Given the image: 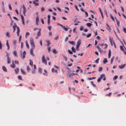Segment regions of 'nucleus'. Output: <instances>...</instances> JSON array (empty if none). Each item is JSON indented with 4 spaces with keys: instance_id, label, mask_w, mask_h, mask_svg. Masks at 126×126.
Wrapping results in <instances>:
<instances>
[{
    "instance_id": "f257e3e1",
    "label": "nucleus",
    "mask_w": 126,
    "mask_h": 126,
    "mask_svg": "<svg viewBox=\"0 0 126 126\" xmlns=\"http://www.w3.org/2000/svg\"><path fill=\"white\" fill-rule=\"evenodd\" d=\"M30 44L31 47V48L30 51V54L32 56H34L35 55L33 53V50L35 49V46L34 42L33 39L31 37L30 39Z\"/></svg>"
},
{
    "instance_id": "f03ea898",
    "label": "nucleus",
    "mask_w": 126,
    "mask_h": 126,
    "mask_svg": "<svg viewBox=\"0 0 126 126\" xmlns=\"http://www.w3.org/2000/svg\"><path fill=\"white\" fill-rule=\"evenodd\" d=\"M57 25H59V26L61 27L63 29L64 31H67L68 29H70V28L68 27V26H66V27L63 26L62 24H60V23H57Z\"/></svg>"
},
{
    "instance_id": "7ed1b4c3",
    "label": "nucleus",
    "mask_w": 126,
    "mask_h": 126,
    "mask_svg": "<svg viewBox=\"0 0 126 126\" xmlns=\"http://www.w3.org/2000/svg\"><path fill=\"white\" fill-rule=\"evenodd\" d=\"M9 54L8 53H6V56L7 57V63L8 64L11 63L10 58L9 57Z\"/></svg>"
},
{
    "instance_id": "20e7f679",
    "label": "nucleus",
    "mask_w": 126,
    "mask_h": 126,
    "mask_svg": "<svg viewBox=\"0 0 126 126\" xmlns=\"http://www.w3.org/2000/svg\"><path fill=\"white\" fill-rule=\"evenodd\" d=\"M42 62L44 63L46 65L47 64V60H45V56L43 55L42 58Z\"/></svg>"
},
{
    "instance_id": "39448f33",
    "label": "nucleus",
    "mask_w": 126,
    "mask_h": 126,
    "mask_svg": "<svg viewBox=\"0 0 126 126\" xmlns=\"http://www.w3.org/2000/svg\"><path fill=\"white\" fill-rule=\"evenodd\" d=\"M120 48L122 51L124 52V53L126 55V48L122 46H120Z\"/></svg>"
},
{
    "instance_id": "423d86ee",
    "label": "nucleus",
    "mask_w": 126,
    "mask_h": 126,
    "mask_svg": "<svg viewBox=\"0 0 126 126\" xmlns=\"http://www.w3.org/2000/svg\"><path fill=\"white\" fill-rule=\"evenodd\" d=\"M81 40L79 39V40L77 43V44L76 45V48H79L80 45L81 44Z\"/></svg>"
},
{
    "instance_id": "0eeeda50",
    "label": "nucleus",
    "mask_w": 126,
    "mask_h": 126,
    "mask_svg": "<svg viewBox=\"0 0 126 126\" xmlns=\"http://www.w3.org/2000/svg\"><path fill=\"white\" fill-rule=\"evenodd\" d=\"M26 54V52L24 51L21 54V57L22 58H24L25 57V55Z\"/></svg>"
},
{
    "instance_id": "6e6552de",
    "label": "nucleus",
    "mask_w": 126,
    "mask_h": 126,
    "mask_svg": "<svg viewBox=\"0 0 126 126\" xmlns=\"http://www.w3.org/2000/svg\"><path fill=\"white\" fill-rule=\"evenodd\" d=\"M77 73H72L68 74L67 75L69 78L71 76H73L77 74Z\"/></svg>"
},
{
    "instance_id": "1a4fd4ad",
    "label": "nucleus",
    "mask_w": 126,
    "mask_h": 126,
    "mask_svg": "<svg viewBox=\"0 0 126 126\" xmlns=\"http://www.w3.org/2000/svg\"><path fill=\"white\" fill-rule=\"evenodd\" d=\"M100 78L102 79L103 78H104L103 80L104 81L106 79V78L105 75L104 74H102L100 76Z\"/></svg>"
},
{
    "instance_id": "9d476101",
    "label": "nucleus",
    "mask_w": 126,
    "mask_h": 126,
    "mask_svg": "<svg viewBox=\"0 0 126 126\" xmlns=\"http://www.w3.org/2000/svg\"><path fill=\"white\" fill-rule=\"evenodd\" d=\"M22 7H23V14L24 15H25V13L26 12V8H25L24 5H23Z\"/></svg>"
},
{
    "instance_id": "9b49d317",
    "label": "nucleus",
    "mask_w": 126,
    "mask_h": 126,
    "mask_svg": "<svg viewBox=\"0 0 126 126\" xmlns=\"http://www.w3.org/2000/svg\"><path fill=\"white\" fill-rule=\"evenodd\" d=\"M109 40H110V43L111 45L112 46H113V45H112L113 44H114V43H115L114 42V41L113 40L112 38L110 37L109 38Z\"/></svg>"
},
{
    "instance_id": "f8f14e48",
    "label": "nucleus",
    "mask_w": 126,
    "mask_h": 126,
    "mask_svg": "<svg viewBox=\"0 0 126 126\" xmlns=\"http://www.w3.org/2000/svg\"><path fill=\"white\" fill-rule=\"evenodd\" d=\"M14 25L13 26V32H15L16 28L17 29V27H18L17 26L16 24L15 23H14Z\"/></svg>"
},
{
    "instance_id": "ddd939ff",
    "label": "nucleus",
    "mask_w": 126,
    "mask_h": 126,
    "mask_svg": "<svg viewBox=\"0 0 126 126\" xmlns=\"http://www.w3.org/2000/svg\"><path fill=\"white\" fill-rule=\"evenodd\" d=\"M126 64H124L123 65H119V68L120 69H123L124 67H125Z\"/></svg>"
},
{
    "instance_id": "4468645a",
    "label": "nucleus",
    "mask_w": 126,
    "mask_h": 126,
    "mask_svg": "<svg viewBox=\"0 0 126 126\" xmlns=\"http://www.w3.org/2000/svg\"><path fill=\"white\" fill-rule=\"evenodd\" d=\"M13 54L15 56L17 57V51L15 50L13 51Z\"/></svg>"
},
{
    "instance_id": "2eb2a0df",
    "label": "nucleus",
    "mask_w": 126,
    "mask_h": 126,
    "mask_svg": "<svg viewBox=\"0 0 126 126\" xmlns=\"http://www.w3.org/2000/svg\"><path fill=\"white\" fill-rule=\"evenodd\" d=\"M36 25H38V22L39 20V17L38 16H37L36 17Z\"/></svg>"
},
{
    "instance_id": "dca6fc26",
    "label": "nucleus",
    "mask_w": 126,
    "mask_h": 126,
    "mask_svg": "<svg viewBox=\"0 0 126 126\" xmlns=\"http://www.w3.org/2000/svg\"><path fill=\"white\" fill-rule=\"evenodd\" d=\"M21 17L22 21V23L24 25H25V23L24 20V18L23 16L22 15L21 16Z\"/></svg>"
},
{
    "instance_id": "f3484780",
    "label": "nucleus",
    "mask_w": 126,
    "mask_h": 126,
    "mask_svg": "<svg viewBox=\"0 0 126 126\" xmlns=\"http://www.w3.org/2000/svg\"><path fill=\"white\" fill-rule=\"evenodd\" d=\"M17 36H19V32L20 31V30L19 28L18 27H17Z\"/></svg>"
},
{
    "instance_id": "a211bd4d",
    "label": "nucleus",
    "mask_w": 126,
    "mask_h": 126,
    "mask_svg": "<svg viewBox=\"0 0 126 126\" xmlns=\"http://www.w3.org/2000/svg\"><path fill=\"white\" fill-rule=\"evenodd\" d=\"M111 56V51L110 50H109V53H108V58H110Z\"/></svg>"
},
{
    "instance_id": "6ab92c4d",
    "label": "nucleus",
    "mask_w": 126,
    "mask_h": 126,
    "mask_svg": "<svg viewBox=\"0 0 126 126\" xmlns=\"http://www.w3.org/2000/svg\"><path fill=\"white\" fill-rule=\"evenodd\" d=\"M6 45L7 47V49L8 50H9L10 49V46L9 45L8 41H7V42L6 43Z\"/></svg>"
},
{
    "instance_id": "aec40b11",
    "label": "nucleus",
    "mask_w": 126,
    "mask_h": 126,
    "mask_svg": "<svg viewBox=\"0 0 126 126\" xmlns=\"http://www.w3.org/2000/svg\"><path fill=\"white\" fill-rule=\"evenodd\" d=\"M108 62V61L107 60V58H105L103 61V63L104 64H105L107 63Z\"/></svg>"
},
{
    "instance_id": "412c9836",
    "label": "nucleus",
    "mask_w": 126,
    "mask_h": 126,
    "mask_svg": "<svg viewBox=\"0 0 126 126\" xmlns=\"http://www.w3.org/2000/svg\"><path fill=\"white\" fill-rule=\"evenodd\" d=\"M40 31H41V29H39V31L38 32H37V36H40L41 35V33H40Z\"/></svg>"
},
{
    "instance_id": "4be33fe9",
    "label": "nucleus",
    "mask_w": 126,
    "mask_h": 126,
    "mask_svg": "<svg viewBox=\"0 0 126 126\" xmlns=\"http://www.w3.org/2000/svg\"><path fill=\"white\" fill-rule=\"evenodd\" d=\"M2 69L5 72H7V70L6 68L4 66H2Z\"/></svg>"
},
{
    "instance_id": "5701e85b",
    "label": "nucleus",
    "mask_w": 126,
    "mask_h": 126,
    "mask_svg": "<svg viewBox=\"0 0 126 126\" xmlns=\"http://www.w3.org/2000/svg\"><path fill=\"white\" fill-rule=\"evenodd\" d=\"M115 57L114 56H113L112 58H111V61H110V63L111 64H112L113 63V61L114 58Z\"/></svg>"
},
{
    "instance_id": "b1692460",
    "label": "nucleus",
    "mask_w": 126,
    "mask_h": 126,
    "mask_svg": "<svg viewBox=\"0 0 126 126\" xmlns=\"http://www.w3.org/2000/svg\"><path fill=\"white\" fill-rule=\"evenodd\" d=\"M106 25L107 27V29L108 30H110V28L108 24L107 23Z\"/></svg>"
},
{
    "instance_id": "393cba45",
    "label": "nucleus",
    "mask_w": 126,
    "mask_h": 126,
    "mask_svg": "<svg viewBox=\"0 0 126 126\" xmlns=\"http://www.w3.org/2000/svg\"><path fill=\"white\" fill-rule=\"evenodd\" d=\"M69 43L71 44L74 45L75 44V42L73 41H69Z\"/></svg>"
},
{
    "instance_id": "a878e982",
    "label": "nucleus",
    "mask_w": 126,
    "mask_h": 126,
    "mask_svg": "<svg viewBox=\"0 0 126 126\" xmlns=\"http://www.w3.org/2000/svg\"><path fill=\"white\" fill-rule=\"evenodd\" d=\"M52 71L53 72H55L56 73H57V70H55L54 68H53L52 69Z\"/></svg>"
},
{
    "instance_id": "bb28decb",
    "label": "nucleus",
    "mask_w": 126,
    "mask_h": 126,
    "mask_svg": "<svg viewBox=\"0 0 126 126\" xmlns=\"http://www.w3.org/2000/svg\"><path fill=\"white\" fill-rule=\"evenodd\" d=\"M46 42L47 43V46L48 47L49 46V45H50L51 44V43H50V41L49 40H47L46 41Z\"/></svg>"
},
{
    "instance_id": "cd10ccee",
    "label": "nucleus",
    "mask_w": 126,
    "mask_h": 126,
    "mask_svg": "<svg viewBox=\"0 0 126 126\" xmlns=\"http://www.w3.org/2000/svg\"><path fill=\"white\" fill-rule=\"evenodd\" d=\"M1 8L2 11L3 12H5V10L4 7L2 6Z\"/></svg>"
},
{
    "instance_id": "c85d7f7f",
    "label": "nucleus",
    "mask_w": 126,
    "mask_h": 126,
    "mask_svg": "<svg viewBox=\"0 0 126 126\" xmlns=\"http://www.w3.org/2000/svg\"><path fill=\"white\" fill-rule=\"evenodd\" d=\"M110 17L112 19L113 21H114V18L112 14H110Z\"/></svg>"
},
{
    "instance_id": "c756f323",
    "label": "nucleus",
    "mask_w": 126,
    "mask_h": 126,
    "mask_svg": "<svg viewBox=\"0 0 126 126\" xmlns=\"http://www.w3.org/2000/svg\"><path fill=\"white\" fill-rule=\"evenodd\" d=\"M99 11L101 13V15L102 16V17H103V13L102 12L101 9L100 8H99Z\"/></svg>"
},
{
    "instance_id": "7c9ffc66",
    "label": "nucleus",
    "mask_w": 126,
    "mask_h": 126,
    "mask_svg": "<svg viewBox=\"0 0 126 126\" xmlns=\"http://www.w3.org/2000/svg\"><path fill=\"white\" fill-rule=\"evenodd\" d=\"M29 34H30V33L29 32H27L26 33V35H25L26 38H27V36H28L29 35Z\"/></svg>"
},
{
    "instance_id": "2f4dec72",
    "label": "nucleus",
    "mask_w": 126,
    "mask_h": 126,
    "mask_svg": "<svg viewBox=\"0 0 126 126\" xmlns=\"http://www.w3.org/2000/svg\"><path fill=\"white\" fill-rule=\"evenodd\" d=\"M11 67L13 68H14L15 67V65L14 64V62H12V65H11Z\"/></svg>"
},
{
    "instance_id": "473e14b6",
    "label": "nucleus",
    "mask_w": 126,
    "mask_h": 126,
    "mask_svg": "<svg viewBox=\"0 0 126 126\" xmlns=\"http://www.w3.org/2000/svg\"><path fill=\"white\" fill-rule=\"evenodd\" d=\"M26 45L27 47V48H29V46L28 44V42L27 41H26Z\"/></svg>"
},
{
    "instance_id": "72a5a7b5",
    "label": "nucleus",
    "mask_w": 126,
    "mask_h": 126,
    "mask_svg": "<svg viewBox=\"0 0 126 126\" xmlns=\"http://www.w3.org/2000/svg\"><path fill=\"white\" fill-rule=\"evenodd\" d=\"M18 78L19 79L22 80V78L21 76H18Z\"/></svg>"
},
{
    "instance_id": "f704fd0d",
    "label": "nucleus",
    "mask_w": 126,
    "mask_h": 126,
    "mask_svg": "<svg viewBox=\"0 0 126 126\" xmlns=\"http://www.w3.org/2000/svg\"><path fill=\"white\" fill-rule=\"evenodd\" d=\"M52 52L54 54H56L57 52V51L55 49H54L52 50Z\"/></svg>"
},
{
    "instance_id": "c9c22d12",
    "label": "nucleus",
    "mask_w": 126,
    "mask_h": 126,
    "mask_svg": "<svg viewBox=\"0 0 126 126\" xmlns=\"http://www.w3.org/2000/svg\"><path fill=\"white\" fill-rule=\"evenodd\" d=\"M21 72L23 74H26V72L25 71H24V70H23L22 69H20Z\"/></svg>"
},
{
    "instance_id": "e433bc0d",
    "label": "nucleus",
    "mask_w": 126,
    "mask_h": 126,
    "mask_svg": "<svg viewBox=\"0 0 126 126\" xmlns=\"http://www.w3.org/2000/svg\"><path fill=\"white\" fill-rule=\"evenodd\" d=\"M71 49L72 51L74 53H75L76 52V50L75 48L73 47H72L71 48Z\"/></svg>"
},
{
    "instance_id": "4c0bfd02",
    "label": "nucleus",
    "mask_w": 126,
    "mask_h": 126,
    "mask_svg": "<svg viewBox=\"0 0 126 126\" xmlns=\"http://www.w3.org/2000/svg\"><path fill=\"white\" fill-rule=\"evenodd\" d=\"M6 36L8 37H10V35L9 34L8 32H7L6 34Z\"/></svg>"
},
{
    "instance_id": "58836bf2",
    "label": "nucleus",
    "mask_w": 126,
    "mask_h": 126,
    "mask_svg": "<svg viewBox=\"0 0 126 126\" xmlns=\"http://www.w3.org/2000/svg\"><path fill=\"white\" fill-rule=\"evenodd\" d=\"M33 3L35 5V6H36L38 5V4L35 2V1H33Z\"/></svg>"
},
{
    "instance_id": "ea45409f",
    "label": "nucleus",
    "mask_w": 126,
    "mask_h": 126,
    "mask_svg": "<svg viewBox=\"0 0 126 126\" xmlns=\"http://www.w3.org/2000/svg\"><path fill=\"white\" fill-rule=\"evenodd\" d=\"M86 25L88 27H89L91 26L92 24L90 23H89L87 24Z\"/></svg>"
},
{
    "instance_id": "a19ab883",
    "label": "nucleus",
    "mask_w": 126,
    "mask_h": 126,
    "mask_svg": "<svg viewBox=\"0 0 126 126\" xmlns=\"http://www.w3.org/2000/svg\"><path fill=\"white\" fill-rule=\"evenodd\" d=\"M103 69V68L102 67H99L98 71H101Z\"/></svg>"
},
{
    "instance_id": "79ce46f5",
    "label": "nucleus",
    "mask_w": 126,
    "mask_h": 126,
    "mask_svg": "<svg viewBox=\"0 0 126 126\" xmlns=\"http://www.w3.org/2000/svg\"><path fill=\"white\" fill-rule=\"evenodd\" d=\"M30 64L32 66L33 65V62L32 61H31V60H30Z\"/></svg>"
},
{
    "instance_id": "37998d69",
    "label": "nucleus",
    "mask_w": 126,
    "mask_h": 126,
    "mask_svg": "<svg viewBox=\"0 0 126 126\" xmlns=\"http://www.w3.org/2000/svg\"><path fill=\"white\" fill-rule=\"evenodd\" d=\"M21 35L19 36V37L18 41H19V43L21 41Z\"/></svg>"
},
{
    "instance_id": "c03bdc74",
    "label": "nucleus",
    "mask_w": 126,
    "mask_h": 126,
    "mask_svg": "<svg viewBox=\"0 0 126 126\" xmlns=\"http://www.w3.org/2000/svg\"><path fill=\"white\" fill-rule=\"evenodd\" d=\"M99 58H97L96 60L94 61L96 63H98L99 61Z\"/></svg>"
},
{
    "instance_id": "a18cd8bd",
    "label": "nucleus",
    "mask_w": 126,
    "mask_h": 126,
    "mask_svg": "<svg viewBox=\"0 0 126 126\" xmlns=\"http://www.w3.org/2000/svg\"><path fill=\"white\" fill-rule=\"evenodd\" d=\"M118 76L117 75H115V76L113 78V79H117L118 78Z\"/></svg>"
},
{
    "instance_id": "49530a36",
    "label": "nucleus",
    "mask_w": 126,
    "mask_h": 126,
    "mask_svg": "<svg viewBox=\"0 0 126 126\" xmlns=\"http://www.w3.org/2000/svg\"><path fill=\"white\" fill-rule=\"evenodd\" d=\"M96 78V77H93L91 78H89V79L90 80H92L93 79H95Z\"/></svg>"
},
{
    "instance_id": "de8ad7c7",
    "label": "nucleus",
    "mask_w": 126,
    "mask_h": 126,
    "mask_svg": "<svg viewBox=\"0 0 126 126\" xmlns=\"http://www.w3.org/2000/svg\"><path fill=\"white\" fill-rule=\"evenodd\" d=\"M12 43L14 45H16V41L15 40H14L13 41Z\"/></svg>"
},
{
    "instance_id": "09e8293b",
    "label": "nucleus",
    "mask_w": 126,
    "mask_h": 126,
    "mask_svg": "<svg viewBox=\"0 0 126 126\" xmlns=\"http://www.w3.org/2000/svg\"><path fill=\"white\" fill-rule=\"evenodd\" d=\"M91 35V33H90L89 34H88L86 36L87 37H90Z\"/></svg>"
},
{
    "instance_id": "8fccbe9b",
    "label": "nucleus",
    "mask_w": 126,
    "mask_h": 126,
    "mask_svg": "<svg viewBox=\"0 0 126 126\" xmlns=\"http://www.w3.org/2000/svg\"><path fill=\"white\" fill-rule=\"evenodd\" d=\"M68 51L70 54H72L73 53L70 50H68Z\"/></svg>"
},
{
    "instance_id": "3c124183",
    "label": "nucleus",
    "mask_w": 126,
    "mask_h": 126,
    "mask_svg": "<svg viewBox=\"0 0 126 126\" xmlns=\"http://www.w3.org/2000/svg\"><path fill=\"white\" fill-rule=\"evenodd\" d=\"M91 84L93 85V86L94 87H96V85L94 84V82L93 81H91Z\"/></svg>"
},
{
    "instance_id": "603ef678",
    "label": "nucleus",
    "mask_w": 126,
    "mask_h": 126,
    "mask_svg": "<svg viewBox=\"0 0 126 126\" xmlns=\"http://www.w3.org/2000/svg\"><path fill=\"white\" fill-rule=\"evenodd\" d=\"M15 72L16 73H17L19 71V68H17L16 69H15Z\"/></svg>"
},
{
    "instance_id": "864d4df0",
    "label": "nucleus",
    "mask_w": 126,
    "mask_h": 126,
    "mask_svg": "<svg viewBox=\"0 0 126 126\" xmlns=\"http://www.w3.org/2000/svg\"><path fill=\"white\" fill-rule=\"evenodd\" d=\"M8 7L9 9L10 10H12V8L11 7V6L10 4H9L8 5Z\"/></svg>"
},
{
    "instance_id": "5fc2aeb1",
    "label": "nucleus",
    "mask_w": 126,
    "mask_h": 126,
    "mask_svg": "<svg viewBox=\"0 0 126 126\" xmlns=\"http://www.w3.org/2000/svg\"><path fill=\"white\" fill-rule=\"evenodd\" d=\"M63 57H64V59L65 61H67V58L65 56H63Z\"/></svg>"
},
{
    "instance_id": "6e6d98bb",
    "label": "nucleus",
    "mask_w": 126,
    "mask_h": 126,
    "mask_svg": "<svg viewBox=\"0 0 126 126\" xmlns=\"http://www.w3.org/2000/svg\"><path fill=\"white\" fill-rule=\"evenodd\" d=\"M101 78L100 77L99 78L97 79V82H99L101 81Z\"/></svg>"
},
{
    "instance_id": "4d7b16f0",
    "label": "nucleus",
    "mask_w": 126,
    "mask_h": 126,
    "mask_svg": "<svg viewBox=\"0 0 126 126\" xmlns=\"http://www.w3.org/2000/svg\"><path fill=\"white\" fill-rule=\"evenodd\" d=\"M23 43L22 42H21V49H22L23 48Z\"/></svg>"
},
{
    "instance_id": "13d9d810",
    "label": "nucleus",
    "mask_w": 126,
    "mask_h": 126,
    "mask_svg": "<svg viewBox=\"0 0 126 126\" xmlns=\"http://www.w3.org/2000/svg\"><path fill=\"white\" fill-rule=\"evenodd\" d=\"M50 15H48L47 16V18H48V20H50Z\"/></svg>"
},
{
    "instance_id": "bf43d9fd",
    "label": "nucleus",
    "mask_w": 126,
    "mask_h": 126,
    "mask_svg": "<svg viewBox=\"0 0 126 126\" xmlns=\"http://www.w3.org/2000/svg\"><path fill=\"white\" fill-rule=\"evenodd\" d=\"M75 8L76 10H78V11H79V10L78 9V8L77 6H76V5L75 6Z\"/></svg>"
},
{
    "instance_id": "052dcab7",
    "label": "nucleus",
    "mask_w": 126,
    "mask_h": 126,
    "mask_svg": "<svg viewBox=\"0 0 126 126\" xmlns=\"http://www.w3.org/2000/svg\"><path fill=\"white\" fill-rule=\"evenodd\" d=\"M91 44H89L88 45H87L86 46V48H87L89 47L90 46H91Z\"/></svg>"
},
{
    "instance_id": "680f3d73",
    "label": "nucleus",
    "mask_w": 126,
    "mask_h": 126,
    "mask_svg": "<svg viewBox=\"0 0 126 126\" xmlns=\"http://www.w3.org/2000/svg\"><path fill=\"white\" fill-rule=\"evenodd\" d=\"M15 64H18L19 62L18 61H15Z\"/></svg>"
},
{
    "instance_id": "e2e57ef3",
    "label": "nucleus",
    "mask_w": 126,
    "mask_h": 126,
    "mask_svg": "<svg viewBox=\"0 0 126 126\" xmlns=\"http://www.w3.org/2000/svg\"><path fill=\"white\" fill-rule=\"evenodd\" d=\"M13 23V22L12 20H11V21L10 25L11 26H12V24Z\"/></svg>"
},
{
    "instance_id": "0e129e2a",
    "label": "nucleus",
    "mask_w": 126,
    "mask_h": 126,
    "mask_svg": "<svg viewBox=\"0 0 126 126\" xmlns=\"http://www.w3.org/2000/svg\"><path fill=\"white\" fill-rule=\"evenodd\" d=\"M38 71H39V72L40 73L41 72L42 69H41L40 68H39L38 69Z\"/></svg>"
},
{
    "instance_id": "69168bd1",
    "label": "nucleus",
    "mask_w": 126,
    "mask_h": 126,
    "mask_svg": "<svg viewBox=\"0 0 126 126\" xmlns=\"http://www.w3.org/2000/svg\"><path fill=\"white\" fill-rule=\"evenodd\" d=\"M59 38L58 36H57L54 38V39L56 40H57Z\"/></svg>"
},
{
    "instance_id": "338daca9",
    "label": "nucleus",
    "mask_w": 126,
    "mask_h": 126,
    "mask_svg": "<svg viewBox=\"0 0 126 126\" xmlns=\"http://www.w3.org/2000/svg\"><path fill=\"white\" fill-rule=\"evenodd\" d=\"M15 12H16V13H17V15H18L19 14V13H18V10L17 9H16L15 10Z\"/></svg>"
},
{
    "instance_id": "774afa93",
    "label": "nucleus",
    "mask_w": 126,
    "mask_h": 126,
    "mask_svg": "<svg viewBox=\"0 0 126 126\" xmlns=\"http://www.w3.org/2000/svg\"><path fill=\"white\" fill-rule=\"evenodd\" d=\"M123 30L125 33H126V28H124L123 29Z\"/></svg>"
}]
</instances>
